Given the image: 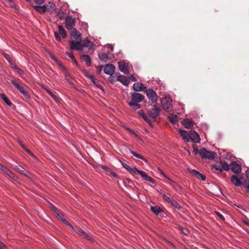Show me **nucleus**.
<instances>
[{"mask_svg":"<svg viewBox=\"0 0 249 249\" xmlns=\"http://www.w3.org/2000/svg\"><path fill=\"white\" fill-rule=\"evenodd\" d=\"M4 58H5V59L10 64V63H12V62H13L12 61V59H11V57L10 56V55L6 53H4L3 54Z\"/></svg>","mask_w":249,"mask_h":249,"instance_id":"nucleus-39","label":"nucleus"},{"mask_svg":"<svg viewBox=\"0 0 249 249\" xmlns=\"http://www.w3.org/2000/svg\"><path fill=\"white\" fill-rule=\"evenodd\" d=\"M34 0L35 2V3L37 4H41L44 1V0Z\"/></svg>","mask_w":249,"mask_h":249,"instance_id":"nucleus-59","label":"nucleus"},{"mask_svg":"<svg viewBox=\"0 0 249 249\" xmlns=\"http://www.w3.org/2000/svg\"><path fill=\"white\" fill-rule=\"evenodd\" d=\"M3 2L7 5L10 6L11 7L15 8L16 7V4L12 0H2Z\"/></svg>","mask_w":249,"mask_h":249,"instance_id":"nucleus-31","label":"nucleus"},{"mask_svg":"<svg viewBox=\"0 0 249 249\" xmlns=\"http://www.w3.org/2000/svg\"><path fill=\"white\" fill-rule=\"evenodd\" d=\"M119 69L121 71L125 74L129 73V70L124 60H122L118 63Z\"/></svg>","mask_w":249,"mask_h":249,"instance_id":"nucleus-13","label":"nucleus"},{"mask_svg":"<svg viewBox=\"0 0 249 249\" xmlns=\"http://www.w3.org/2000/svg\"><path fill=\"white\" fill-rule=\"evenodd\" d=\"M57 65L61 68L62 71L65 73L66 75H68V70L63 65L61 61L57 59L56 61H55Z\"/></svg>","mask_w":249,"mask_h":249,"instance_id":"nucleus-27","label":"nucleus"},{"mask_svg":"<svg viewBox=\"0 0 249 249\" xmlns=\"http://www.w3.org/2000/svg\"><path fill=\"white\" fill-rule=\"evenodd\" d=\"M12 68L16 70L17 68V66L12 62V63H10Z\"/></svg>","mask_w":249,"mask_h":249,"instance_id":"nucleus-63","label":"nucleus"},{"mask_svg":"<svg viewBox=\"0 0 249 249\" xmlns=\"http://www.w3.org/2000/svg\"><path fill=\"white\" fill-rule=\"evenodd\" d=\"M199 154L202 159L213 160L215 157V153L207 150L205 148L199 150Z\"/></svg>","mask_w":249,"mask_h":249,"instance_id":"nucleus-7","label":"nucleus"},{"mask_svg":"<svg viewBox=\"0 0 249 249\" xmlns=\"http://www.w3.org/2000/svg\"><path fill=\"white\" fill-rule=\"evenodd\" d=\"M161 105L165 111L169 112L172 109V100L170 97H162L161 99Z\"/></svg>","mask_w":249,"mask_h":249,"instance_id":"nucleus-4","label":"nucleus"},{"mask_svg":"<svg viewBox=\"0 0 249 249\" xmlns=\"http://www.w3.org/2000/svg\"><path fill=\"white\" fill-rule=\"evenodd\" d=\"M192 172L197 178L200 179L203 181L206 179V177L202 174L199 172L198 171L195 169H193L192 170Z\"/></svg>","mask_w":249,"mask_h":249,"instance_id":"nucleus-19","label":"nucleus"},{"mask_svg":"<svg viewBox=\"0 0 249 249\" xmlns=\"http://www.w3.org/2000/svg\"><path fill=\"white\" fill-rule=\"evenodd\" d=\"M145 93L147 98L152 103H157L158 96L157 92L153 89L149 88L147 89L145 91Z\"/></svg>","mask_w":249,"mask_h":249,"instance_id":"nucleus-6","label":"nucleus"},{"mask_svg":"<svg viewBox=\"0 0 249 249\" xmlns=\"http://www.w3.org/2000/svg\"><path fill=\"white\" fill-rule=\"evenodd\" d=\"M231 181L236 186H240L242 184L241 179L235 175H232L231 176Z\"/></svg>","mask_w":249,"mask_h":249,"instance_id":"nucleus-17","label":"nucleus"},{"mask_svg":"<svg viewBox=\"0 0 249 249\" xmlns=\"http://www.w3.org/2000/svg\"><path fill=\"white\" fill-rule=\"evenodd\" d=\"M109 173H110V174H111L113 177H114V178H117L118 175H117V174L116 173H115V172H112V171H111V170H110V171L109 172Z\"/></svg>","mask_w":249,"mask_h":249,"instance_id":"nucleus-62","label":"nucleus"},{"mask_svg":"<svg viewBox=\"0 0 249 249\" xmlns=\"http://www.w3.org/2000/svg\"><path fill=\"white\" fill-rule=\"evenodd\" d=\"M61 220L64 223L71 227L72 229H74V227L71 223H70L66 219L64 218V217L61 218Z\"/></svg>","mask_w":249,"mask_h":249,"instance_id":"nucleus-42","label":"nucleus"},{"mask_svg":"<svg viewBox=\"0 0 249 249\" xmlns=\"http://www.w3.org/2000/svg\"><path fill=\"white\" fill-rule=\"evenodd\" d=\"M193 148L194 149V152L195 153V154L199 153V150H198L197 146L196 144H193Z\"/></svg>","mask_w":249,"mask_h":249,"instance_id":"nucleus-47","label":"nucleus"},{"mask_svg":"<svg viewBox=\"0 0 249 249\" xmlns=\"http://www.w3.org/2000/svg\"><path fill=\"white\" fill-rule=\"evenodd\" d=\"M211 169L214 173L218 174H220L222 172V169L216 163L212 165Z\"/></svg>","mask_w":249,"mask_h":249,"instance_id":"nucleus-21","label":"nucleus"},{"mask_svg":"<svg viewBox=\"0 0 249 249\" xmlns=\"http://www.w3.org/2000/svg\"><path fill=\"white\" fill-rule=\"evenodd\" d=\"M129 79V80H131L132 81H136L137 80L136 77L133 75H131L130 76Z\"/></svg>","mask_w":249,"mask_h":249,"instance_id":"nucleus-61","label":"nucleus"},{"mask_svg":"<svg viewBox=\"0 0 249 249\" xmlns=\"http://www.w3.org/2000/svg\"><path fill=\"white\" fill-rule=\"evenodd\" d=\"M70 47L72 50L81 51L83 50V45L81 43V40H71L70 41Z\"/></svg>","mask_w":249,"mask_h":249,"instance_id":"nucleus-10","label":"nucleus"},{"mask_svg":"<svg viewBox=\"0 0 249 249\" xmlns=\"http://www.w3.org/2000/svg\"><path fill=\"white\" fill-rule=\"evenodd\" d=\"M109 81L111 82V83H113L116 81V78H114V77L113 76V75H109V77L108 78Z\"/></svg>","mask_w":249,"mask_h":249,"instance_id":"nucleus-52","label":"nucleus"},{"mask_svg":"<svg viewBox=\"0 0 249 249\" xmlns=\"http://www.w3.org/2000/svg\"><path fill=\"white\" fill-rule=\"evenodd\" d=\"M170 204L175 207L176 208H177L178 210H180L182 208L180 204H179L177 201L176 200L172 199V201L170 202Z\"/></svg>","mask_w":249,"mask_h":249,"instance_id":"nucleus-33","label":"nucleus"},{"mask_svg":"<svg viewBox=\"0 0 249 249\" xmlns=\"http://www.w3.org/2000/svg\"><path fill=\"white\" fill-rule=\"evenodd\" d=\"M81 60L84 61L87 66H89L91 65V59L89 55L83 54L81 56Z\"/></svg>","mask_w":249,"mask_h":249,"instance_id":"nucleus-22","label":"nucleus"},{"mask_svg":"<svg viewBox=\"0 0 249 249\" xmlns=\"http://www.w3.org/2000/svg\"><path fill=\"white\" fill-rule=\"evenodd\" d=\"M4 172L12 178H16L15 174L7 168H6Z\"/></svg>","mask_w":249,"mask_h":249,"instance_id":"nucleus-35","label":"nucleus"},{"mask_svg":"<svg viewBox=\"0 0 249 249\" xmlns=\"http://www.w3.org/2000/svg\"><path fill=\"white\" fill-rule=\"evenodd\" d=\"M93 43L88 39H84L82 45L84 47H90L92 45Z\"/></svg>","mask_w":249,"mask_h":249,"instance_id":"nucleus-37","label":"nucleus"},{"mask_svg":"<svg viewBox=\"0 0 249 249\" xmlns=\"http://www.w3.org/2000/svg\"><path fill=\"white\" fill-rule=\"evenodd\" d=\"M34 8L40 14H43L45 13L48 8L46 5H36L34 6Z\"/></svg>","mask_w":249,"mask_h":249,"instance_id":"nucleus-18","label":"nucleus"},{"mask_svg":"<svg viewBox=\"0 0 249 249\" xmlns=\"http://www.w3.org/2000/svg\"><path fill=\"white\" fill-rule=\"evenodd\" d=\"M222 169V170H224L225 171H229L230 170L229 165L226 161L221 162Z\"/></svg>","mask_w":249,"mask_h":249,"instance_id":"nucleus-36","label":"nucleus"},{"mask_svg":"<svg viewBox=\"0 0 249 249\" xmlns=\"http://www.w3.org/2000/svg\"><path fill=\"white\" fill-rule=\"evenodd\" d=\"M244 186L246 189L247 193H249V182H245L244 183Z\"/></svg>","mask_w":249,"mask_h":249,"instance_id":"nucleus-49","label":"nucleus"},{"mask_svg":"<svg viewBox=\"0 0 249 249\" xmlns=\"http://www.w3.org/2000/svg\"><path fill=\"white\" fill-rule=\"evenodd\" d=\"M49 94L56 102H58L59 98L52 91H49Z\"/></svg>","mask_w":249,"mask_h":249,"instance_id":"nucleus-40","label":"nucleus"},{"mask_svg":"<svg viewBox=\"0 0 249 249\" xmlns=\"http://www.w3.org/2000/svg\"><path fill=\"white\" fill-rule=\"evenodd\" d=\"M15 168L18 170L21 174L24 175L26 177L32 178L33 177L32 174L29 172V171L25 170L23 167L19 165H15L14 166Z\"/></svg>","mask_w":249,"mask_h":249,"instance_id":"nucleus-14","label":"nucleus"},{"mask_svg":"<svg viewBox=\"0 0 249 249\" xmlns=\"http://www.w3.org/2000/svg\"><path fill=\"white\" fill-rule=\"evenodd\" d=\"M56 16L62 19L64 17V13L62 11H59L56 13Z\"/></svg>","mask_w":249,"mask_h":249,"instance_id":"nucleus-46","label":"nucleus"},{"mask_svg":"<svg viewBox=\"0 0 249 249\" xmlns=\"http://www.w3.org/2000/svg\"><path fill=\"white\" fill-rule=\"evenodd\" d=\"M231 169L233 173L238 174L241 173L242 168L239 164L236 161H232L230 164Z\"/></svg>","mask_w":249,"mask_h":249,"instance_id":"nucleus-12","label":"nucleus"},{"mask_svg":"<svg viewBox=\"0 0 249 249\" xmlns=\"http://www.w3.org/2000/svg\"><path fill=\"white\" fill-rule=\"evenodd\" d=\"M70 36L71 38L74 39L73 40H82L81 36L76 29H73L71 32Z\"/></svg>","mask_w":249,"mask_h":249,"instance_id":"nucleus-16","label":"nucleus"},{"mask_svg":"<svg viewBox=\"0 0 249 249\" xmlns=\"http://www.w3.org/2000/svg\"><path fill=\"white\" fill-rule=\"evenodd\" d=\"M160 109L157 106H152V108L148 111V113L150 117L156 119L160 114Z\"/></svg>","mask_w":249,"mask_h":249,"instance_id":"nucleus-9","label":"nucleus"},{"mask_svg":"<svg viewBox=\"0 0 249 249\" xmlns=\"http://www.w3.org/2000/svg\"><path fill=\"white\" fill-rule=\"evenodd\" d=\"M157 171H158V173L161 174L166 178H167V179H168L169 180H172V179L169 177H168L165 174H164L163 171L160 168H158Z\"/></svg>","mask_w":249,"mask_h":249,"instance_id":"nucleus-38","label":"nucleus"},{"mask_svg":"<svg viewBox=\"0 0 249 249\" xmlns=\"http://www.w3.org/2000/svg\"><path fill=\"white\" fill-rule=\"evenodd\" d=\"M6 168V167H5L4 165L0 163V170L4 172Z\"/></svg>","mask_w":249,"mask_h":249,"instance_id":"nucleus-60","label":"nucleus"},{"mask_svg":"<svg viewBox=\"0 0 249 249\" xmlns=\"http://www.w3.org/2000/svg\"><path fill=\"white\" fill-rule=\"evenodd\" d=\"M170 181H171V182H173L174 183H175V184L177 185V186L178 187V188H179L180 190H182L183 189V187H182L181 185H180L179 184H178V183H177L176 182L174 181V180H173L172 179V180H170Z\"/></svg>","mask_w":249,"mask_h":249,"instance_id":"nucleus-56","label":"nucleus"},{"mask_svg":"<svg viewBox=\"0 0 249 249\" xmlns=\"http://www.w3.org/2000/svg\"><path fill=\"white\" fill-rule=\"evenodd\" d=\"M88 77L89 78V79L90 80V81L94 84V85H96L97 86H98V85L96 84V80L94 77V76L93 75H91V74H89L88 75Z\"/></svg>","mask_w":249,"mask_h":249,"instance_id":"nucleus-43","label":"nucleus"},{"mask_svg":"<svg viewBox=\"0 0 249 249\" xmlns=\"http://www.w3.org/2000/svg\"><path fill=\"white\" fill-rule=\"evenodd\" d=\"M138 114L140 116H141L142 118H146V115L145 114V113H144V112L142 110H140L138 112Z\"/></svg>","mask_w":249,"mask_h":249,"instance_id":"nucleus-48","label":"nucleus"},{"mask_svg":"<svg viewBox=\"0 0 249 249\" xmlns=\"http://www.w3.org/2000/svg\"><path fill=\"white\" fill-rule=\"evenodd\" d=\"M146 122H147L149 125L151 126H152V123H151V120L148 118V117L146 116V118H143Z\"/></svg>","mask_w":249,"mask_h":249,"instance_id":"nucleus-55","label":"nucleus"},{"mask_svg":"<svg viewBox=\"0 0 249 249\" xmlns=\"http://www.w3.org/2000/svg\"><path fill=\"white\" fill-rule=\"evenodd\" d=\"M24 149L30 155H31L32 156H35L34 154L26 146Z\"/></svg>","mask_w":249,"mask_h":249,"instance_id":"nucleus-57","label":"nucleus"},{"mask_svg":"<svg viewBox=\"0 0 249 249\" xmlns=\"http://www.w3.org/2000/svg\"><path fill=\"white\" fill-rule=\"evenodd\" d=\"M101 167L103 169L108 172H109L111 170L108 167L105 165H101Z\"/></svg>","mask_w":249,"mask_h":249,"instance_id":"nucleus-53","label":"nucleus"},{"mask_svg":"<svg viewBox=\"0 0 249 249\" xmlns=\"http://www.w3.org/2000/svg\"><path fill=\"white\" fill-rule=\"evenodd\" d=\"M115 71V67L111 64H107L104 68V72L109 75H113Z\"/></svg>","mask_w":249,"mask_h":249,"instance_id":"nucleus-11","label":"nucleus"},{"mask_svg":"<svg viewBox=\"0 0 249 249\" xmlns=\"http://www.w3.org/2000/svg\"><path fill=\"white\" fill-rule=\"evenodd\" d=\"M120 162L125 169H126L132 175L139 174L144 180L149 181L153 184H155V181L149 176L144 171L137 169L136 167H131L124 162L120 160Z\"/></svg>","mask_w":249,"mask_h":249,"instance_id":"nucleus-1","label":"nucleus"},{"mask_svg":"<svg viewBox=\"0 0 249 249\" xmlns=\"http://www.w3.org/2000/svg\"><path fill=\"white\" fill-rule=\"evenodd\" d=\"M129 150L130 151V152L134 156H135V157L136 158H138L139 159H140L142 160H143V161H144L145 162H147V160L143 157L142 156V155H140V154H138L137 153H136V152L132 150L131 149H129Z\"/></svg>","mask_w":249,"mask_h":249,"instance_id":"nucleus-28","label":"nucleus"},{"mask_svg":"<svg viewBox=\"0 0 249 249\" xmlns=\"http://www.w3.org/2000/svg\"><path fill=\"white\" fill-rule=\"evenodd\" d=\"M99 58L103 62H107L108 61L109 57L107 53H102L98 54Z\"/></svg>","mask_w":249,"mask_h":249,"instance_id":"nucleus-24","label":"nucleus"},{"mask_svg":"<svg viewBox=\"0 0 249 249\" xmlns=\"http://www.w3.org/2000/svg\"><path fill=\"white\" fill-rule=\"evenodd\" d=\"M182 124L186 128H191L193 126V123L188 119H184L182 122Z\"/></svg>","mask_w":249,"mask_h":249,"instance_id":"nucleus-20","label":"nucleus"},{"mask_svg":"<svg viewBox=\"0 0 249 249\" xmlns=\"http://www.w3.org/2000/svg\"><path fill=\"white\" fill-rule=\"evenodd\" d=\"M65 27L68 30L73 29V27L75 25V19L71 16H68L65 19Z\"/></svg>","mask_w":249,"mask_h":249,"instance_id":"nucleus-8","label":"nucleus"},{"mask_svg":"<svg viewBox=\"0 0 249 249\" xmlns=\"http://www.w3.org/2000/svg\"><path fill=\"white\" fill-rule=\"evenodd\" d=\"M169 119L171 123L176 124L178 122V116L177 114H171L169 116Z\"/></svg>","mask_w":249,"mask_h":249,"instance_id":"nucleus-30","label":"nucleus"},{"mask_svg":"<svg viewBox=\"0 0 249 249\" xmlns=\"http://www.w3.org/2000/svg\"><path fill=\"white\" fill-rule=\"evenodd\" d=\"M72 230L76 232V233L82 236H83L85 233L82 229L78 227H74V229Z\"/></svg>","mask_w":249,"mask_h":249,"instance_id":"nucleus-34","label":"nucleus"},{"mask_svg":"<svg viewBox=\"0 0 249 249\" xmlns=\"http://www.w3.org/2000/svg\"><path fill=\"white\" fill-rule=\"evenodd\" d=\"M133 89L137 91H142L143 90V84L141 83H135L133 85Z\"/></svg>","mask_w":249,"mask_h":249,"instance_id":"nucleus-23","label":"nucleus"},{"mask_svg":"<svg viewBox=\"0 0 249 249\" xmlns=\"http://www.w3.org/2000/svg\"><path fill=\"white\" fill-rule=\"evenodd\" d=\"M12 84L18 89L19 92L27 99H30V95L28 91L20 83L15 80H11Z\"/></svg>","mask_w":249,"mask_h":249,"instance_id":"nucleus-5","label":"nucleus"},{"mask_svg":"<svg viewBox=\"0 0 249 249\" xmlns=\"http://www.w3.org/2000/svg\"><path fill=\"white\" fill-rule=\"evenodd\" d=\"M18 143L19 144V145L24 149L25 148L26 146L23 143V142L21 141L19 139H18Z\"/></svg>","mask_w":249,"mask_h":249,"instance_id":"nucleus-54","label":"nucleus"},{"mask_svg":"<svg viewBox=\"0 0 249 249\" xmlns=\"http://www.w3.org/2000/svg\"><path fill=\"white\" fill-rule=\"evenodd\" d=\"M116 81L120 82L125 86H128L129 84V79L126 77L123 76L120 73H117Z\"/></svg>","mask_w":249,"mask_h":249,"instance_id":"nucleus-15","label":"nucleus"},{"mask_svg":"<svg viewBox=\"0 0 249 249\" xmlns=\"http://www.w3.org/2000/svg\"><path fill=\"white\" fill-rule=\"evenodd\" d=\"M52 209L56 213L57 216L60 218V219H61V218L63 217V215L59 212V210L55 206L53 205L52 206Z\"/></svg>","mask_w":249,"mask_h":249,"instance_id":"nucleus-32","label":"nucleus"},{"mask_svg":"<svg viewBox=\"0 0 249 249\" xmlns=\"http://www.w3.org/2000/svg\"><path fill=\"white\" fill-rule=\"evenodd\" d=\"M162 198L165 201H166L167 202L169 203H170L171 201H172V200L173 199L170 198L169 197L167 196L165 194H162Z\"/></svg>","mask_w":249,"mask_h":249,"instance_id":"nucleus-41","label":"nucleus"},{"mask_svg":"<svg viewBox=\"0 0 249 249\" xmlns=\"http://www.w3.org/2000/svg\"><path fill=\"white\" fill-rule=\"evenodd\" d=\"M150 210L156 215H158L160 212H163V211L159 206H151Z\"/></svg>","mask_w":249,"mask_h":249,"instance_id":"nucleus-26","label":"nucleus"},{"mask_svg":"<svg viewBox=\"0 0 249 249\" xmlns=\"http://www.w3.org/2000/svg\"><path fill=\"white\" fill-rule=\"evenodd\" d=\"M0 97L7 105L10 107L12 106V102L8 99V97L6 96V95L4 93H0Z\"/></svg>","mask_w":249,"mask_h":249,"instance_id":"nucleus-25","label":"nucleus"},{"mask_svg":"<svg viewBox=\"0 0 249 249\" xmlns=\"http://www.w3.org/2000/svg\"><path fill=\"white\" fill-rule=\"evenodd\" d=\"M246 176L249 179V169L246 171Z\"/></svg>","mask_w":249,"mask_h":249,"instance_id":"nucleus-64","label":"nucleus"},{"mask_svg":"<svg viewBox=\"0 0 249 249\" xmlns=\"http://www.w3.org/2000/svg\"><path fill=\"white\" fill-rule=\"evenodd\" d=\"M16 70L17 71L18 73H19L20 75H22L24 73L23 71L21 69L18 68V67H17V68L16 69Z\"/></svg>","mask_w":249,"mask_h":249,"instance_id":"nucleus-58","label":"nucleus"},{"mask_svg":"<svg viewBox=\"0 0 249 249\" xmlns=\"http://www.w3.org/2000/svg\"><path fill=\"white\" fill-rule=\"evenodd\" d=\"M46 52L52 60H53L54 61H56V60L57 59L55 57V56L50 51L47 50Z\"/></svg>","mask_w":249,"mask_h":249,"instance_id":"nucleus-44","label":"nucleus"},{"mask_svg":"<svg viewBox=\"0 0 249 249\" xmlns=\"http://www.w3.org/2000/svg\"><path fill=\"white\" fill-rule=\"evenodd\" d=\"M179 133L182 139L187 142L190 141L195 143H199L200 138L198 134L195 130H191L188 133L186 130L179 129Z\"/></svg>","mask_w":249,"mask_h":249,"instance_id":"nucleus-2","label":"nucleus"},{"mask_svg":"<svg viewBox=\"0 0 249 249\" xmlns=\"http://www.w3.org/2000/svg\"><path fill=\"white\" fill-rule=\"evenodd\" d=\"M54 34L55 39L57 41L60 42L61 41V38L59 36V34L57 32H54Z\"/></svg>","mask_w":249,"mask_h":249,"instance_id":"nucleus-45","label":"nucleus"},{"mask_svg":"<svg viewBox=\"0 0 249 249\" xmlns=\"http://www.w3.org/2000/svg\"><path fill=\"white\" fill-rule=\"evenodd\" d=\"M58 32L59 34L61 35L63 38H65L67 36L66 32L62 25L58 26Z\"/></svg>","mask_w":249,"mask_h":249,"instance_id":"nucleus-29","label":"nucleus"},{"mask_svg":"<svg viewBox=\"0 0 249 249\" xmlns=\"http://www.w3.org/2000/svg\"><path fill=\"white\" fill-rule=\"evenodd\" d=\"M65 54H67V55H68L71 58V60L74 59L75 57L72 53L69 52H66L65 53Z\"/></svg>","mask_w":249,"mask_h":249,"instance_id":"nucleus-50","label":"nucleus"},{"mask_svg":"<svg viewBox=\"0 0 249 249\" xmlns=\"http://www.w3.org/2000/svg\"><path fill=\"white\" fill-rule=\"evenodd\" d=\"M215 214L217 216H218L222 220H225V217L224 216L219 212H215Z\"/></svg>","mask_w":249,"mask_h":249,"instance_id":"nucleus-51","label":"nucleus"},{"mask_svg":"<svg viewBox=\"0 0 249 249\" xmlns=\"http://www.w3.org/2000/svg\"><path fill=\"white\" fill-rule=\"evenodd\" d=\"M131 99L127 103L130 107L133 110H136L141 108L140 103L142 102L144 99V96L142 93L137 92H134L131 93Z\"/></svg>","mask_w":249,"mask_h":249,"instance_id":"nucleus-3","label":"nucleus"}]
</instances>
